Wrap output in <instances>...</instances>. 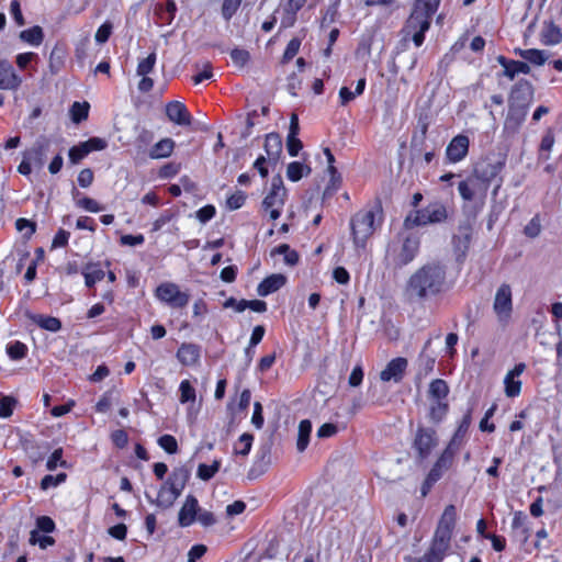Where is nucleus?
<instances>
[{
    "instance_id": "obj_1",
    "label": "nucleus",
    "mask_w": 562,
    "mask_h": 562,
    "mask_svg": "<svg viewBox=\"0 0 562 562\" xmlns=\"http://www.w3.org/2000/svg\"><path fill=\"white\" fill-rule=\"evenodd\" d=\"M453 281L442 260L427 261L418 267L406 281V293L418 302L439 297L450 291Z\"/></svg>"
},
{
    "instance_id": "obj_2",
    "label": "nucleus",
    "mask_w": 562,
    "mask_h": 562,
    "mask_svg": "<svg viewBox=\"0 0 562 562\" xmlns=\"http://www.w3.org/2000/svg\"><path fill=\"white\" fill-rule=\"evenodd\" d=\"M504 166V161H497L487 164L482 169L474 168L472 173L458 184L461 199L471 202L477 198L484 204L492 181L499 176Z\"/></svg>"
},
{
    "instance_id": "obj_3",
    "label": "nucleus",
    "mask_w": 562,
    "mask_h": 562,
    "mask_svg": "<svg viewBox=\"0 0 562 562\" xmlns=\"http://www.w3.org/2000/svg\"><path fill=\"white\" fill-rule=\"evenodd\" d=\"M504 166V161H497L487 164L482 169L474 168L472 173L458 184L461 199L471 202L477 198L484 204L492 181L499 176Z\"/></svg>"
},
{
    "instance_id": "obj_4",
    "label": "nucleus",
    "mask_w": 562,
    "mask_h": 562,
    "mask_svg": "<svg viewBox=\"0 0 562 562\" xmlns=\"http://www.w3.org/2000/svg\"><path fill=\"white\" fill-rule=\"evenodd\" d=\"M383 209L380 199L370 210H359L350 218V234L356 249H366L367 243L380 225Z\"/></svg>"
},
{
    "instance_id": "obj_5",
    "label": "nucleus",
    "mask_w": 562,
    "mask_h": 562,
    "mask_svg": "<svg viewBox=\"0 0 562 562\" xmlns=\"http://www.w3.org/2000/svg\"><path fill=\"white\" fill-rule=\"evenodd\" d=\"M420 245L417 233L398 234L397 239L387 245L385 260L393 269L401 270L417 258Z\"/></svg>"
},
{
    "instance_id": "obj_6",
    "label": "nucleus",
    "mask_w": 562,
    "mask_h": 562,
    "mask_svg": "<svg viewBox=\"0 0 562 562\" xmlns=\"http://www.w3.org/2000/svg\"><path fill=\"white\" fill-rule=\"evenodd\" d=\"M449 218V210L441 201H432L423 209L408 212L403 221L405 229H413L432 224H442Z\"/></svg>"
},
{
    "instance_id": "obj_7",
    "label": "nucleus",
    "mask_w": 562,
    "mask_h": 562,
    "mask_svg": "<svg viewBox=\"0 0 562 562\" xmlns=\"http://www.w3.org/2000/svg\"><path fill=\"white\" fill-rule=\"evenodd\" d=\"M432 18V14L411 8V12L401 29L402 38L404 41L411 40L416 47H420L425 43L426 33L431 26Z\"/></svg>"
},
{
    "instance_id": "obj_8",
    "label": "nucleus",
    "mask_w": 562,
    "mask_h": 562,
    "mask_svg": "<svg viewBox=\"0 0 562 562\" xmlns=\"http://www.w3.org/2000/svg\"><path fill=\"white\" fill-rule=\"evenodd\" d=\"M189 479L190 471L187 468H175L158 492V504L172 505L181 495Z\"/></svg>"
},
{
    "instance_id": "obj_9",
    "label": "nucleus",
    "mask_w": 562,
    "mask_h": 562,
    "mask_svg": "<svg viewBox=\"0 0 562 562\" xmlns=\"http://www.w3.org/2000/svg\"><path fill=\"white\" fill-rule=\"evenodd\" d=\"M285 196L286 189L283 186L282 178L280 176L273 177L270 191L262 201V209L269 213V216L272 221H276L280 217L284 206Z\"/></svg>"
},
{
    "instance_id": "obj_10",
    "label": "nucleus",
    "mask_w": 562,
    "mask_h": 562,
    "mask_svg": "<svg viewBox=\"0 0 562 562\" xmlns=\"http://www.w3.org/2000/svg\"><path fill=\"white\" fill-rule=\"evenodd\" d=\"M439 438L437 430L432 427L419 425L416 429L412 447L419 459L425 460L438 446Z\"/></svg>"
},
{
    "instance_id": "obj_11",
    "label": "nucleus",
    "mask_w": 562,
    "mask_h": 562,
    "mask_svg": "<svg viewBox=\"0 0 562 562\" xmlns=\"http://www.w3.org/2000/svg\"><path fill=\"white\" fill-rule=\"evenodd\" d=\"M155 296L171 308H183L190 301V295L180 290L173 282H162L155 289Z\"/></svg>"
},
{
    "instance_id": "obj_12",
    "label": "nucleus",
    "mask_w": 562,
    "mask_h": 562,
    "mask_svg": "<svg viewBox=\"0 0 562 562\" xmlns=\"http://www.w3.org/2000/svg\"><path fill=\"white\" fill-rule=\"evenodd\" d=\"M493 311L501 324H508L513 314V292L508 283H503L497 289L493 302Z\"/></svg>"
},
{
    "instance_id": "obj_13",
    "label": "nucleus",
    "mask_w": 562,
    "mask_h": 562,
    "mask_svg": "<svg viewBox=\"0 0 562 562\" xmlns=\"http://www.w3.org/2000/svg\"><path fill=\"white\" fill-rule=\"evenodd\" d=\"M473 227L469 222L459 224L458 234L452 237V246L458 262H463L472 241Z\"/></svg>"
},
{
    "instance_id": "obj_14",
    "label": "nucleus",
    "mask_w": 562,
    "mask_h": 562,
    "mask_svg": "<svg viewBox=\"0 0 562 562\" xmlns=\"http://www.w3.org/2000/svg\"><path fill=\"white\" fill-rule=\"evenodd\" d=\"M472 408H468L458 422L457 428L454 429L450 440L448 441L446 449L458 453L467 441V436L472 424Z\"/></svg>"
},
{
    "instance_id": "obj_15",
    "label": "nucleus",
    "mask_w": 562,
    "mask_h": 562,
    "mask_svg": "<svg viewBox=\"0 0 562 562\" xmlns=\"http://www.w3.org/2000/svg\"><path fill=\"white\" fill-rule=\"evenodd\" d=\"M535 88L527 79L518 80L510 89L508 103L530 108L533 101Z\"/></svg>"
},
{
    "instance_id": "obj_16",
    "label": "nucleus",
    "mask_w": 562,
    "mask_h": 562,
    "mask_svg": "<svg viewBox=\"0 0 562 562\" xmlns=\"http://www.w3.org/2000/svg\"><path fill=\"white\" fill-rule=\"evenodd\" d=\"M470 139L464 134H458L448 143L446 147V160L449 164L462 161L469 154Z\"/></svg>"
},
{
    "instance_id": "obj_17",
    "label": "nucleus",
    "mask_w": 562,
    "mask_h": 562,
    "mask_svg": "<svg viewBox=\"0 0 562 562\" xmlns=\"http://www.w3.org/2000/svg\"><path fill=\"white\" fill-rule=\"evenodd\" d=\"M529 108L508 103V112L504 121V133L515 135L524 124Z\"/></svg>"
},
{
    "instance_id": "obj_18",
    "label": "nucleus",
    "mask_w": 562,
    "mask_h": 562,
    "mask_svg": "<svg viewBox=\"0 0 562 562\" xmlns=\"http://www.w3.org/2000/svg\"><path fill=\"white\" fill-rule=\"evenodd\" d=\"M408 367V361L404 357L393 358L387 362L385 368L380 372V380L382 382L393 381L398 383L403 380Z\"/></svg>"
},
{
    "instance_id": "obj_19",
    "label": "nucleus",
    "mask_w": 562,
    "mask_h": 562,
    "mask_svg": "<svg viewBox=\"0 0 562 562\" xmlns=\"http://www.w3.org/2000/svg\"><path fill=\"white\" fill-rule=\"evenodd\" d=\"M22 85V78L7 60H0V90L16 91Z\"/></svg>"
},
{
    "instance_id": "obj_20",
    "label": "nucleus",
    "mask_w": 562,
    "mask_h": 562,
    "mask_svg": "<svg viewBox=\"0 0 562 562\" xmlns=\"http://www.w3.org/2000/svg\"><path fill=\"white\" fill-rule=\"evenodd\" d=\"M526 370V363L519 362L509 370L504 378L505 394L507 397H517L521 393V381L518 380L519 375Z\"/></svg>"
},
{
    "instance_id": "obj_21",
    "label": "nucleus",
    "mask_w": 562,
    "mask_h": 562,
    "mask_svg": "<svg viewBox=\"0 0 562 562\" xmlns=\"http://www.w3.org/2000/svg\"><path fill=\"white\" fill-rule=\"evenodd\" d=\"M167 117L178 125H190L192 116L184 103L180 101H170L166 105Z\"/></svg>"
},
{
    "instance_id": "obj_22",
    "label": "nucleus",
    "mask_w": 562,
    "mask_h": 562,
    "mask_svg": "<svg viewBox=\"0 0 562 562\" xmlns=\"http://www.w3.org/2000/svg\"><path fill=\"white\" fill-rule=\"evenodd\" d=\"M199 502L195 496L188 495L184 504L179 510L178 522L181 527H189L196 520Z\"/></svg>"
},
{
    "instance_id": "obj_23",
    "label": "nucleus",
    "mask_w": 562,
    "mask_h": 562,
    "mask_svg": "<svg viewBox=\"0 0 562 562\" xmlns=\"http://www.w3.org/2000/svg\"><path fill=\"white\" fill-rule=\"evenodd\" d=\"M496 60L504 68L502 75L509 80H513L518 74H530V66L525 61L508 59L503 55L497 56Z\"/></svg>"
},
{
    "instance_id": "obj_24",
    "label": "nucleus",
    "mask_w": 562,
    "mask_h": 562,
    "mask_svg": "<svg viewBox=\"0 0 562 562\" xmlns=\"http://www.w3.org/2000/svg\"><path fill=\"white\" fill-rule=\"evenodd\" d=\"M176 357L182 366H194L200 360V347L192 342H183L178 348Z\"/></svg>"
},
{
    "instance_id": "obj_25",
    "label": "nucleus",
    "mask_w": 562,
    "mask_h": 562,
    "mask_svg": "<svg viewBox=\"0 0 562 562\" xmlns=\"http://www.w3.org/2000/svg\"><path fill=\"white\" fill-rule=\"evenodd\" d=\"M286 283V277L282 273H273L266 277L257 288L260 296H268L280 290Z\"/></svg>"
},
{
    "instance_id": "obj_26",
    "label": "nucleus",
    "mask_w": 562,
    "mask_h": 562,
    "mask_svg": "<svg viewBox=\"0 0 562 562\" xmlns=\"http://www.w3.org/2000/svg\"><path fill=\"white\" fill-rule=\"evenodd\" d=\"M50 142L46 137L38 138L32 147L23 153V157L32 160L38 166H43L45 162L46 151L48 150Z\"/></svg>"
},
{
    "instance_id": "obj_27",
    "label": "nucleus",
    "mask_w": 562,
    "mask_h": 562,
    "mask_svg": "<svg viewBox=\"0 0 562 562\" xmlns=\"http://www.w3.org/2000/svg\"><path fill=\"white\" fill-rule=\"evenodd\" d=\"M456 456L457 453L445 448L428 473H435V477L440 480L443 476V473L452 467Z\"/></svg>"
},
{
    "instance_id": "obj_28",
    "label": "nucleus",
    "mask_w": 562,
    "mask_h": 562,
    "mask_svg": "<svg viewBox=\"0 0 562 562\" xmlns=\"http://www.w3.org/2000/svg\"><path fill=\"white\" fill-rule=\"evenodd\" d=\"M265 151L268 156V161L277 164L282 153V140L278 133H269L265 139Z\"/></svg>"
},
{
    "instance_id": "obj_29",
    "label": "nucleus",
    "mask_w": 562,
    "mask_h": 562,
    "mask_svg": "<svg viewBox=\"0 0 562 562\" xmlns=\"http://www.w3.org/2000/svg\"><path fill=\"white\" fill-rule=\"evenodd\" d=\"M449 411L448 401H430L427 416L434 425H440L448 416Z\"/></svg>"
},
{
    "instance_id": "obj_30",
    "label": "nucleus",
    "mask_w": 562,
    "mask_h": 562,
    "mask_svg": "<svg viewBox=\"0 0 562 562\" xmlns=\"http://www.w3.org/2000/svg\"><path fill=\"white\" fill-rule=\"evenodd\" d=\"M81 273L85 278L87 288H93L97 282L105 278V271L101 268L100 262H88L82 268Z\"/></svg>"
},
{
    "instance_id": "obj_31",
    "label": "nucleus",
    "mask_w": 562,
    "mask_h": 562,
    "mask_svg": "<svg viewBox=\"0 0 562 562\" xmlns=\"http://www.w3.org/2000/svg\"><path fill=\"white\" fill-rule=\"evenodd\" d=\"M307 0H286L283 4V13L281 25L283 27L293 26L296 21L297 12L305 5Z\"/></svg>"
},
{
    "instance_id": "obj_32",
    "label": "nucleus",
    "mask_w": 562,
    "mask_h": 562,
    "mask_svg": "<svg viewBox=\"0 0 562 562\" xmlns=\"http://www.w3.org/2000/svg\"><path fill=\"white\" fill-rule=\"evenodd\" d=\"M21 446L34 464L44 460L46 451L42 450V446L34 439L32 435L23 438L21 440Z\"/></svg>"
},
{
    "instance_id": "obj_33",
    "label": "nucleus",
    "mask_w": 562,
    "mask_h": 562,
    "mask_svg": "<svg viewBox=\"0 0 562 562\" xmlns=\"http://www.w3.org/2000/svg\"><path fill=\"white\" fill-rule=\"evenodd\" d=\"M176 143L172 138L166 137L157 142L148 151L150 159L168 158L173 153Z\"/></svg>"
},
{
    "instance_id": "obj_34",
    "label": "nucleus",
    "mask_w": 562,
    "mask_h": 562,
    "mask_svg": "<svg viewBox=\"0 0 562 562\" xmlns=\"http://www.w3.org/2000/svg\"><path fill=\"white\" fill-rule=\"evenodd\" d=\"M177 4L173 0H167L164 5H157L155 9L157 23L160 25H170L175 20Z\"/></svg>"
},
{
    "instance_id": "obj_35",
    "label": "nucleus",
    "mask_w": 562,
    "mask_h": 562,
    "mask_svg": "<svg viewBox=\"0 0 562 562\" xmlns=\"http://www.w3.org/2000/svg\"><path fill=\"white\" fill-rule=\"evenodd\" d=\"M450 389L443 379H434L429 383L428 396L430 401H448Z\"/></svg>"
},
{
    "instance_id": "obj_36",
    "label": "nucleus",
    "mask_w": 562,
    "mask_h": 562,
    "mask_svg": "<svg viewBox=\"0 0 562 562\" xmlns=\"http://www.w3.org/2000/svg\"><path fill=\"white\" fill-rule=\"evenodd\" d=\"M512 529L517 532L525 543L530 538V528L527 525V515L522 512H516L512 520Z\"/></svg>"
},
{
    "instance_id": "obj_37",
    "label": "nucleus",
    "mask_w": 562,
    "mask_h": 562,
    "mask_svg": "<svg viewBox=\"0 0 562 562\" xmlns=\"http://www.w3.org/2000/svg\"><path fill=\"white\" fill-rule=\"evenodd\" d=\"M31 318L40 328L52 333L59 331L63 326L59 318L49 315L35 314Z\"/></svg>"
},
{
    "instance_id": "obj_38",
    "label": "nucleus",
    "mask_w": 562,
    "mask_h": 562,
    "mask_svg": "<svg viewBox=\"0 0 562 562\" xmlns=\"http://www.w3.org/2000/svg\"><path fill=\"white\" fill-rule=\"evenodd\" d=\"M457 524V508L453 504H449L445 507L441 514L437 527L447 529L453 532Z\"/></svg>"
},
{
    "instance_id": "obj_39",
    "label": "nucleus",
    "mask_w": 562,
    "mask_h": 562,
    "mask_svg": "<svg viewBox=\"0 0 562 562\" xmlns=\"http://www.w3.org/2000/svg\"><path fill=\"white\" fill-rule=\"evenodd\" d=\"M66 58V49L64 46L56 44L50 52L48 66L52 74H57L64 67Z\"/></svg>"
},
{
    "instance_id": "obj_40",
    "label": "nucleus",
    "mask_w": 562,
    "mask_h": 562,
    "mask_svg": "<svg viewBox=\"0 0 562 562\" xmlns=\"http://www.w3.org/2000/svg\"><path fill=\"white\" fill-rule=\"evenodd\" d=\"M312 432V423L310 419H302L299 424L296 448L300 452H303L308 443Z\"/></svg>"
},
{
    "instance_id": "obj_41",
    "label": "nucleus",
    "mask_w": 562,
    "mask_h": 562,
    "mask_svg": "<svg viewBox=\"0 0 562 562\" xmlns=\"http://www.w3.org/2000/svg\"><path fill=\"white\" fill-rule=\"evenodd\" d=\"M20 38L32 46H40L44 41L43 29L40 25H34L23 30L20 33Z\"/></svg>"
},
{
    "instance_id": "obj_42",
    "label": "nucleus",
    "mask_w": 562,
    "mask_h": 562,
    "mask_svg": "<svg viewBox=\"0 0 562 562\" xmlns=\"http://www.w3.org/2000/svg\"><path fill=\"white\" fill-rule=\"evenodd\" d=\"M311 167L301 162V161H292L286 167V177L292 182L300 181L304 176L310 175Z\"/></svg>"
},
{
    "instance_id": "obj_43",
    "label": "nucleus",
    "mask_w": 562,
    "mask_h": 562,
    "mask_svg": "<svg viewBox=\"0 0 562 562\" xmlns=\"http://www.w3.org/2000/svg\"><path fill=\"white\" fill-rule=\"evenodd\" d=\"M90 104L87 101L74 102L69 109L71 121L75 124H80L86 121L89 116Z\"/></svg>"
},
{
    "instance_id": "obj_44",
    "label": "nucleus",
    "mask_w": 562,
    "mask_h": 562,
    "mask_svg": "<svg viewBox=\"0 0 562 562\" xmlns=\"http://www.w3.org/2000/svg\"><path fill=\"white\" fill-rule=\"evenodd\" d=\"M417 361H418L417 376L419 379L426 378L434 371L435 364H436L435 357L428 355L427 352L420 351V353L418 355Z\"/></svg>"
},
{
    "instance_id": "obj_45",
    "label": "nucleus",
    "mask_w": 562,
    "mask_h": 562,
    "mask_svg": "<svg viewBox=\"0 0 562 562\" xmlns=\"http://www.w3.org/2000/svg\"><path fill=\"white\" fill-rule=\"evenodd\" d=\"M447 551L448 549L430 542L429 548L424 555L419 558L418 562H442Z\"/></svg>"
},
{
    "instance_id": "obj_46",
    "label": "nucleus",
    "mask_w": 562,
    "mask_h": 562,
    "mask_svg": "<svg viewBox=\"0 0 562 562\" xmlns=\"http://www.w3.org/2000/svg\"><path fill=\"white\" fill-rule=\"evenodd\" d=\"M5 350L9 358L14 361L25 358L29 351L27 346L20 340L9 342Z\"/></svg>"
},
{
    "instance_id": "obj_47",
    "label": "nucleus",
    "mask_w": 562,
    "mask_h": 562,
    "mask_svg": "<svg viewBox=\"0 0 562 562\" xmlns=\"http://www.w3.org/2000/svg\"><path fill=\"white\" fill-rule=\"evenodd\" d=\"M519 55L530 64L537 66H542L547 60L543 50L537 48L519 49Z\"/></svg>"
},
{
    "instance_id": "obj_48",
    "label": "nucleus",
    "mask_w": 562,
    "mask_h": 562,
    "mask_svg": "<svg viewBox=\"0 0 562 562\" xmlns=\"http://www.w3.org/2000/svg\"><path fill=\"white\" fill-rule=\"evenodd\" d=\"M220 460H214L212 464L201 463L198 467L196 475L203 481H209L220 471Z\"/></svg>"
},
{
    "instance_id": "obj_49",
    "label": "nucleus",
    "mask_w": 562,
    "mask_h": 562,
    "mask_svg": "<svg viewBox=\"0 0 562 562\" xmlns=\"http://www.w3.org/2000/svg\"><path fill=\"white\" fill-rule=\"evenodd\" d=\"M180 403H193L196 398V391L189 380H182L179 385Z\"/></svg>"
},
{
    "instance_id": "obj_50",
    "label": "nucleus",
    "mask_w": 562,
    "mask_h": 562,
    "mask_svg": "<svg viewBox=\"0 0 562 562\" xmlns=\"http://www.w3.org/2000/svg\"><path fill=\"white\" fill-rule=\"evenodd\" d=\"M330 178L329 181L325 188L324 194L325 195H331L334 194L341 186L342 178L340 172L335 166H331V169H327Z\"/></svg>"
},
{
    "instance_id": "obj_51",
    "label": "nucleus",
    "mask_w": 562,
    "mask_h": 562,
    "mask_svg": "<svg viewBox=\"0 0 562 562\" xmlns=\"http://www.w3.org/2000/svg\"><path fill=\"white\" fill-rule=\"evenodd\" d=\"M29 542L33 546L38 544L41 549L45 550L48 547L54 546L56 541L52 536H49V533L41 535L38 533V530H32L30 532Z\"/></svg>"
},
{
    "instance_id": "obj_52",
    "label": "nucleus",
    "mask_w": 562,
    "mask_h": 562,
    "mask_svg": "<svg viewBox=\"0 0 562 562\" xmlns=\"http://www.w3.org/2000/svg\"><path fill=\"white\" fill-rule=\"evenodd\" d=\"M452 535L453 532L450 530L436 527V530L430 542L441 546L449 550Z\"/></svg>"
},
{
    "instance_id": "obj_53",
    "label": "nucleus",
    "mask_w": 562,
    "mask_h": 562,
    "mask_svg": "<svg viewBox=\"0 0 562 562\" xmlns=\"http://www.w3.org/2000/svg\"><path fill=\"white\" fill-rule=\"evenodd\" d=\"M15 228L23 234L25 239H30L36 232V223L24 217L15 221Z\"/></svg>"
},
{
    "instance_id": "obj_54",
    "label": "nucleus",
    "mask_w": 562,
    "mask_h": 562,
    "mask_svg": "<svg viewBox=\"0 0 562 562\" xmlns=\"http://www.w3.org/2000/svg\"><path fill=\"white\" fill-rule=\"evenodd\" d=\"M252 441L254 436L251 434L244 432L243 435H240V437L238 438V442L236 443L234 449L235 453L240 456H247L251 450Z\"/></svg>"
},
{
    "instance_id": "obj_55",
    "label": "nucleus",
    "mask_w": 562,
    "mask_h": 562,
    "mask_svg": "<svg viewBox=\"0 0 562 562\" xmlns=\"http://www.w3.org/2000/svg\"><path fill=\"white\" fill-rule=\"evenodd\" d=\"M157 55L155 52L150 53L147 57L140 59L138 61L136 72L138 76H145L150 74L154 70L156 65Z\"/></svg>"
},
{
    "instance_id": "obj_56",
    "label": "nucleus",
    "mask_w": 562,
    "mask_h": 562,
    "mask_svg": "<svg viewBox=\"0 0 562 562\" xmlns=\"http://www.w3.org/2000/svg\"><path fill=\"white\" fill-rule=\"evenodd\" d=\"M301 44L302 40L299 37H293L292 40L289 41L281 58L282 64H288L296 56V54L300 50Z\"/></svg>"
},
{
    "instance_id": "obj_57",
    "label": "nucleus",
    "mask_w": 562,
    "mask_h": 562,
    "mask_svg": "<svg viewBox=\"0 0 562 562\" xmlns=\"http://www.w3.org/2000/svg\"><path fill=\"white\" fill-rule=\"evenodd\" d=\"M562 38V33L560 29L554 26L553 24L549 25L542 33L541 42L544 45H554L558 44Z\"/></svg>"
},
{
    "instance_id": "obj_58",
    "label": "nucleus",
    "mask_w": 562,
    "mask_h": 562,
    "mask_svg": "<svg viewBox=\"0 0 562 562\" xmlns=\"http://www.w3.org/2000/svg\"><path fill=\"white\" fill-rule=\"evenodd\" d=\"M440 3L441 0H413L412 8L435 15L440 7Z\"/></svg>"
},
{
    "instance_id": "obj_59",
    "label": "nucleus",
    "mask_w": 562,
    "mask_h": 562,
    "mask_svg": "<svg viewBox=\"0 0 562 562\" xmlns=\"http://www.w3.org/2000/svg\"><path fill=\"white\" fill-rule=\"evenodd\" d=\"M157 442L158 446L169 454H175L178 452V441L172 435H162L158 438Z\"/></svg>"
},
{
    "instance_id": "obj_60",
    "label": "nucleus",
    "mask_w": 562,
    "mask_h": 562,
    "mask_svg": "<svg viewBox=\"0 0 562 562\" xmlns=\"http://www.w3.org/2000/svg\"><path fill=\"white\" fill-rule=\"evenodd\" d=\"M40 532L52 533L56 530V524L49 516H38L35 520V529Z\"/></svg>"
},
{
    "instance_id": "obj_61",
    "label": "nucleus",
    "mask_w": 562,
    "mask_h": 562,
    "mask_svg": "<svg viewBox=\"0 0 562 562\" xmlns=\"http://www.w3.org/2000/svg\"><path fill=\"white\" fill-rule=\"evenodd\" d=\"M18 401L13 396H1L0 397V417L9 418L13 414V409Z\"/></svg>"
},
{
    "instance_id": "obj_62",
    "label": "nucleus",
    "mask_w": 562,
    "mask_h": 562,
    "mask_svg": "<svg viewBox=\"0 0 562 562\" xmlns=\"http://www.w3.org/2000/svg\"><path fill=\"white\" fill-rule=\"evenodd\" d=\"M231 59L235 66L243 68L250 60V54L247 49L236 47L231 50Z\"/></svg>"
},
{
    "instance_id": "obj_63",
    "label": "nucleus",
    "mask_w": 562,
    "mask_h": 562,
    "mask_svg": "<svg viewBox=\"0 0 562 562\" xmlns=\"http://www.w3.org/2000/svg\"><path fill=\"white\" fill-rule=\"evenodd\" d=\"M541 233V218L536 214L528 224L524 227V234L529 238H536Z\"/></svg>"
},
{
    "instance_id": "obj_64",
    "label": "nucleus",
    "mask_w": 562,
    "mask_h": 562,
    "mask_svg": "<svg viewBox=\"0 0 562 562\" xmlns=\"http://www.w3.org/2000/svg\"><path fill=\"white\" fill-rule=\"evenodd\" d=\"M88 155L89 149L86 148L83 142H81L79 145L70 147L68 151V157L71 164H79Z\"/></svg>"
}]
</instances>
